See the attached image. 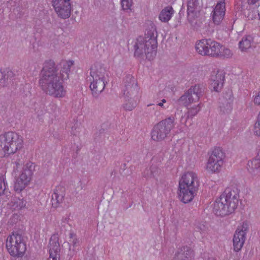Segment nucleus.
<instances>
[{
    "label": "nucleus",
    "instance_id": "f257e3e1",
    "mask_svg": "<svg viewBox=\"0 0 260 260\" xmlns=\"http://www.w3.org/2000/svg\"><path fill=\"white\" fill-rule=\"evenodd\" d=\"M73 62L62 61L60 62V70L55 66L53 60L46 61L41 71L39 85L46 93L56 98L64 96L66 90L62 81L69 78L70 69Z\"/></svg>",
    "mask_w": 260,
    "mask_h": 260
},
{
    "label": "nucleus",
    "instance_id": "f03ea898",
    "mask_svg": "<svg viewBox=\"0 0 260 260\" xmlns=\"http://www.w3.org/2000/svg\"><path fill=\"white\" fill-rule=\"evenodd\" d=\"M157 31L154 25L145 32L144 37H139L134 45L135 55L141 56L144 53L149 60L152 59L156 54L157 47Z\"/></svg>",
    "mask_w": 260,
    "mask_h": 260
},
{
    "label": "nucleus",
    "instance_id": "7ed1b4c3",
    "mask_svg": "<svg viewBox=\"0 0 260 260\" xmlns=\"http://www.w3.org/2000/svg\"><path fill=\"white\" fill-rule=\"evenodd\" d=\"M199 186L197 174L193 172L184 173L179 181L178 193L180 200L187 203L192 200Z\"/></svg>",
    "mask_w": 260,
    "mask_h": 260
},
{
    "label": "nucleus",
    "instance_id": "20e7f679",
    "mask_svg": "<svg viewBox=\"0 0 260 260\" xmlns=\"http://www.w3.org/2000/svg\"><path fill=\"white\" fill-rule=\"evenodd\" d=\"M22 137L17 133L8 132L0 135V156L16 153L23 146Z\"/></svg>",
    "mask_w": 260,
    "mask_h": 260
},
{
    "label": "nucleus",
    "instance_id": "39448f33",
    "mask_svg": "<svg viewBox=\"0 0 260 260\" xmlns=\"http://www.w3.org/2000/svg\"><path fill=\"white\" fill-rule=\"evenodd\" d=\"M108 74L102 65L96 63L90 68L89 80L90 81V88L94 96H97L105 89Z\"/></svg>",
    "mask_w": 260,
    "mask_h": 260
},
{
    "label": "nucleus",
    "instance_id": "423d86ee",
    "mask_svg": "<svg viewBox=\"0 0 260 260\" xmlns=\"http://www.w3.org/2000/svg\"><path fill=\"white\" fill-rule=\"evenodd\" d=\"M6 248L13 256L22 257L26 249L22 236L18 233H12L6 241Z\"/></svg>",
    "mask_w": 260,
    "mask_h": 260
},
{
    "label": "nucleus",
    "instance_id": "0eeeda50",
    "mask_svg": "<svg viewBox=\"0 0 260 260\" xmlns=\"http://www.w3.org/2000/svg\"><path fill=\"white\" fill-rule=\"evenodd\" d=\"M175 126V118L170 116L158 122L153 127L151 132L152 139L156 141L164 140Z\"/></svg>",
    "mask_w": 260,
    "mask_h": 260
},
{
    "label": "nucleus",
    "instance_id": "6e6552de",
    "mask_svg": "<svg viewBox=\"0 0 260 260\" xmlns=\"http://www.w3.org/2000/svg\"><path fill=\"white\" fill-rule=\"evenodd\" d=\"M225 154L220 148H215L210 155L206 166L207 172L210 174L219 172L223 164Z\"/></svg>",
    "mask_w": 260,
    "mask_h": 260
},
{
    "label": "nucleus",
    "instance_id": "1a4fd4ad",
    "mask_svg": "<svg viewBox=\"0 0 260 260\" xmlns=\"http://www.w3.org/2000/svg\"><path fill=\"white\" fill-rule=\"evenodd\" d=\"M203 84H196L191 86L179 99V102L185 107L199 101L205 91Z\"/></svg>",
    "mask_w": 260,
    "mask_h": 260
},
{
    "label": "nucleus",
    "instance_id": "9d476101",
    "mask_svg": "<svg viewBox=\"0 0 260 260\" xmlns=\"http://www.w3.org/2000/svg\"><path fill=\"white\" fill-rule=\"evenodd\" d=\"M249 229V223L247 221H243L238 226L233 239L234 250L235 251H240L243 246Z\"/></svg>",
    "mask_w": 260,
    "mask_h": 260
},
{
    "label": "nucleus",
    "instance_id": "9b49d317",
    "mask_svg": "<svg viewBox=\"0 0 260 260\" xmlns=\"http://www.w3.org/2000/svg\"><path fill=\"white\" fill-rule=\"evenodd\" d=\"M34 166L32 163H27L19 177L16 179L14 189L16 191H21L28 184L31 180Z\"/></svg>",
    "mask_w": 260,
    "mask_h": 260
},
{
    "label": "nucleus",
    "instance_id": "f8f14e48",
    "mask_svg": "<svg viewBox=\"0 0 260 260\" xmlns=\"http://www.w3.org/2000/svg\"><path fill=\"white\" fill-rule=\"evenodd\" d=\"M71 0H51V4L57 16L63 19L71 16L72 7Z\"/></svg>",
    "mask_w": 260,
    "mask_h": 260
},
{
    "label": "nucleus",
    "instance_id": "ddd939ff",
    "mask_svg": "<svg viewBox=\"0 0 260 260\" xmlns=\"http://www.w3.org/2000/svg\"><path fill=\"white\" fill-rule=\"evenodd\" d=\"M222 199L227 203L230 208L233 211L237 208L239 198V190L236 187H228L220 196Z\"/></svg>",
    "mask_w": 260,
    "mask_h": 260
},
{
    "label": "nucleus",
    "instance_id": "4468645a",
    "mask_svg": "<svg viewBox=\"0 0 260 260\" xmlns=\"http://www.w3.org/2000/svg\"><path fill=\"white\" fill-rule=\"evenodd\" d=\"M124 83V98L138 99L139 87L136 79L131 75H128L125 78Z\"/></svg>",
    "mask_w": 260,
    "mask_h": 260
},
{
    "label": "nucleus",
    "instance_id": "2eb2a0df",
    "mask_svg": "<svg viewBox=\"0 0 260 260\" xmlns=\"http://www.w3.org/2000/svg\"><path fill=\"white\" fill-rule=\"evenodd\" d=\"M213 212L217 216H224L229 215L233 210L230 208L227 203L220 196L217 199L213 204Z\"/></svg>",
    "mask_w": 260,
    "mask_h": 260
},
{
    "label": "nucleus",
    "instance_id": "dca6fc26",
    "mask_svg": "<svg viewBox=\"0 0 260 260\" xmlns=\"http://www.w3.org/2000/svg\"><path fill=\"white\" fill-rule=\"evenodd\" d=\"M225 6L223 2L217 3L211 15L213 23L218 25L222 21L225 15Z\"/></svg>",
    "mask_w": 260,
    "mask_h": 260
},
{
    "label": "nucleus",
    "instance_id": "f3484780",
    "mask_svg": "<svg viewBox=\"0 0 260 260\" xmlns=\"http://www.w3.org/2000/svg\"><path fill=\"white\" fill-rule=\"evenodd\" d=\"M224 81V74L222 72H214L210 77V84L213 90L216 92L220 91Z\"/></svg>",
    "mask_w": 260,
    "mask_h": 260
},
{
    "label": "nucleus",
    "instance_id": "a211bd4d",
    "mask_svg": "<svg viewBox=\"0 0 260 260\" xmlns=\"http://www.w3.org/2000/svg\"><path fill=\"white\" fill-rule=\"evenodd\" d=\"M49 249V257L48 260H59L60 248L56 235H53L50 238Z\"/></svg>",
    "mask_w": 260,
    "mask_h": 260
},
{
    "label": "nucleus",
    "instance_id": "6ab92c4d",
    "mask_svg": "<svg viewBox=\"0 0 260 260\" xmlns=\"http://www.w3.org/2000/svg\"><path fill=\"white\" fill-rule=\"evenodd\" d=\"M233 97L231 92L226 93L219 100V108L221 112L228 113L232 109Z\"/></svg>",
    "mask_w": 260,
    "mask_h": 260
},
{
    "label": "nucleus",
    "instance_id": "aec40b11",
    "mask_svg": "<svg viewBox=\"0 0 260 260\" xmlns=\"http://www.w3.org/2000/svg\"><path fill=\"white\" fill-rule=\"evenodd\" d=\"M65 196V188L63 186H58L55 187L53 190L52 194L51 204L54 208L59 207L60 204L62 203Z\"/></svg>",
    "mask_w": 260,
    "mask_h": 260
},
{
    "label": "nucleus",
    "instance_id": "412c9836",
    "mask_svg": "<svg viewBox=\"0 0 260 260\" xmlns=\"http://www.w3.org/2000/svg\"><path fill=\"white\" fill-rule=\"evenodd\" d=\"M26 200L23 198L13 197L8 203V207L13 211H19L25 208Z\"/></svg>",
    "mask_w": 260,
    "mask_h": 260
},
{
    "label": "nucleus",
    "instance_id": "4be33fe9",
    "mask_svg": "<svg viewBox=\"0 0 260 260\" xmlns=\"http://www.w3.org/2000/svg\"><path fill=\"white\" fill-rule=\"evenodd\" d=\"M193 256L192 250L187 246L179 249L175 254L174 260H190Z\"/></svg>",
    "mask_w": 260,
    "mask_h": 260
},
{
    "label": "nucleus",
    "instance_id": "5701e85b",
    "mask_svg": "<svg viewBox=\"0 0 260 260\" xmlns=\"http://www.w3.org/2000/svg\"><path fill=\"white\" fill-rule=\"evenodd\" d=\"M209 44V39H202L197 42L196 49L199 54L204 56H208Z\"/></svg>",
    "mask_w": 260,
    "mask_h": 260
},
{
    "label": "nucleus",
    "instance_id": "b1692460",
    "mask_svg": "<svg viewBox=\"0 0 260 260\" xmlns=\"http://www.w3.org/2000/svg\"><path fill=\"white\" fill-rule=\"evenodd\" d=\"M174 14V10L171 6L164 8L159 15V19L162 22H168Z\"/></svg>",
    "mask_w": 260,
    "mask_h": 260
},
{
    "label": "nucleus",
    "instance_id": "393cba45",
    "mask_svg": "<svg viewBox=\"0 0 260 260\" xmlns=\"http://www.w3.org/2000/svg\"><path fill=\"white\" fill-rule=\"evenodd\" d=\"M253 44V38L250 36L243 37L239 43V48L242 52L247 51L252 47Z\"/></svg>",
    "mask_w": 260,
    "mask_h": 260
},
{
    "label": "nucleus",
    "instance_id": "a878e982",
    "mask_svg": "<svg viewBox=\"0 0 260 260\" xmlns=\"http://www.w3.org/2000/svg\"><path fill=\"white\" fill-rule=\"evenodd\" d=\"M202 0H187V13L193 14L200 11Z\"/></svg>",
    "mask_w": 260,
    "mask_h": 260
},
{
    "label": "nucleus",
    "instance_id": "bb28decb",
    "mask_svg": "<svg viewBox=\"0 0 260 260\" xmlns=\"http://www.w3.org/2000/svg\"><path fill=\"white\" fill-rule=\"evenodd\" d=\"M221 45L217 42L209 39V55L213 57H218L220 55Z\"/></svg>",
    "mask_w": 260,
    "mask_h": 260
},
{
    "label": "nucleus",
    "instance_id": "cd10ccee",
    "mask_svg": "<svg viewBox=\"0 0 260 260\" xmlns=\"http://www.w3.org/2000/svg\"><path fill=\"white\" fill-rule=\"evenodd\" d=\"M248 166L253 172H260V149L258 150L255 157L249 161Z\"/></svg>",
    "mask_w": 260,
    "mask_h": 260
},
{
    "label": "nucleus",
    "instance_id": "c85d7f7f",
    "mask_svg": "<svg viewBox=\"0 0 260 260\" xmlns=\"http://www.w3.org/2000/svg\"><path fill=\"white\" fill-rule=\"evenodd\" d=\"M124 99L125 103L123 105V109L127 111H132L136 107L138 99Z\"/></svg>",
    "mask_w": 260,
    "mask_h": 260
},
{
    "label": "nucleus",
    "instance_id": "c756f323",
    "mask_svg": "<svg viewBox=\"0 0 260 260\" xmlns=\"http://www.w3.org/2000/svg\"><path fill=\"white\" fill-rule=\"evenodd\" d=\"M244 16L248 20H253L256 19L259 16L258 11L255 9H249L244 12Z\"/></svg>",
    "mask_w": 260,
    "mask_h": 260
},
{
    "label": "nucleus",
    "instance_id": "7c9ffc66",
    "mask_svg": "<svg viewBox=\"0 0 260 260\" xmlns=\"http://www.w3.org/2000/svg\"><path fill=\"white\" fill-rule=\"evenodd\" d=\"M201 108L199 104L197 106H193L191 108L189 109L187 112V116L185 119L184 123H185L189 117H192L196 115L200 111Z\"/></svg>",
    "mask_w": 260,
    "mask_h": 260
},
{
    "label": "nucleus",
    "instance_id": "2f4dec72",
    "mask_svg": "<svg viewBox=\"0 0 260 260\" xmlns=\"http://www.w3.org/2000/svg\"><path fill=\"white\" fill-rule=\"evenodd\" d=\"M8 84V76L5 72L0 71V88Z\"/></svg>",
    "mask_w": 260,
    "mask_h": 260
},
{
    "label": "nucleus",
    "instance_id": "473e14b6",
    "mask_svg": "<svg viewBox=\"0 0 260 260\" xmlns=\"http://www.w3.org/2000/svg\"><path fill=\"white\" fill-rule=\"evenodd\" d=\"M219 56L229 58L232 55L231 51L224 47L221 46Z\"/></svg>",
    "mask_w": 260,
    "mask_h": 260
},
{
    "label": "nucleus",
    "instance_id": "72a5a7b5",
    "mask_svg": "<svg viewBox=\"0 0 260 260\" xmlns=\"http://www.w3.org/2000/svg\"><path fill=\"white\" fill-rule=\"evenodd\" d=\"M254 133L256 136H260V112L254 124Z\"/></svg>",
    "mask_w": 260,
    "mask_h": 260
},
{
    "label": "nucleus",
    "instance_id": "f704fd0d",
    "mask_svg": "<svg viewBox=\"0 0 260 260\" xmlns=\"http://www.w3.org/2000/svg\"><path fill=\"white\" fill-rule=\"evenodd\" d=\"M6 184L4 177L3 176H0V197L5 193L6 189Z\"/></svg>",
    "mask_w": 260,
    "mask_h": 260
},
{
    "label": "nucleus",
    "instance_id": "c9c22d12",
    "mask_svg": "<svg viewBox=\"0 0 260 260\" xmlns=\"http://www.w3.org/2000/svg\"><path fill=\"white\" fill-rule=\"evenodd\" d=\"M132 0H121V7L124 10L129 9L132 5Z\"/></svg>",
    "mask_w": 260,
    "mask_h": 260
},
{
    "label": "nucleus",
    "instance_id": "e433bc0d",
    "mask_svg": "<svg viewBox=\"0 0 260 260\" xmlns=\"http://www.w3.org/2000/svg\"><path fill=\"white\" fill-rule=\"evenodd\" d=\"M156 105L160 107L162 110H166L169 107L167 104V101L165 99L161 100L159 102H157Z\"/></svg>",
    "mask_w": 260,
    "mask_h": 260
},
{
    "label": "nucleus",
    "instance_id": "4c0bfd02",
    "mask_svg": "<svg viewBox=\"0 0 260 260\" xmlns=\"http://www.w3.org/2000/svg\"><path fill=\"white\" fill-rule=\"evenodd\" d=\"M70 238L72 239V241H70L74 246H77L79 244V240L75 237V235L73 233H70Z\"/></svg>",
    "mask_w": 260,
    "mask_h": 260
},
{
    "label": "nucleus",
    "instance_id": "58836bf2",
    "mask_svg": "<svg viewBox=\"0 0 260 260\" xmlns=\"http://www.w3.org/2000/svg\"><path fill=\"white\" fill-rule=\"evenodd\" d=\"M253 102L255 105H260V91L255 95Z\"/></svg>",
    "mask_w": 260,
    "mask_h": 260
},
{
    "label": "nucleus",
    "instance_id": "ea45409f",
    "mask_svg": "<svg viewBox=\"0 0 260 260\" xmlns=\"http://www.w3.org/2000/svg\"><path fill=\"white\" fill-rule=\"evenodd\" d=\"M259 1V0H247L248 4L251 5H254Z\"/></svg>",
    "mask_w": 260,
    "mask_h": 260
},
{
    "label": "nucleus",
    "instance_id": "a19ab883",
    "mask_svg": "<svg viewBox=\"0 0 260 260\" xmlns=\"http://www.w3.org/2000/svg\"><path fill=\"white\" fill-rule=\"evenodd\" d=\"M155 169L154 168H151V174L150 175V176L151 177H155V174L154 173V172H153V170Z\"/></svg>",
    "mask_w": 260,
    "mask_h": 260
},
{
    "label": "nucleus",
    "instance_id": "79ce46f5",
    "mask_svg": "<svg viewBox=\"0 0 260 260\" xmlns=\"http://www.w3.org/2000/svg\"><path fill=\"white\" fill-rule=\"evenodd\" d=\"M21 257L14 256L12 260H21Z\"/></svg>",
    "mask_w": 260,
    "mask_h": 260
},
{
    "label": "nucleus",
    "instance_id": "37998d69",
    "mask_svg": "<svg viewBox=\"0 0 260 260\" xmlns=\"http://www.w3.org/2000/svg\"><path fill=\"white\" fill-rule=\"evenodd\" d=\"M181 112H182L181 110H179V109H177V111L175 113V116H177V115L179 114V113H181Z\"/></svg>",
    "mask_w": 260,
    "mask_h": 260
},
{
    "label": "nucleus",
    "instance_id": "c03bdc74",
    "mask_svg": "<svg viewBox=\"0 0 260 260\" xmlns=\"http://www.w3.org/2000/svg\"><path fill=\"white\" fill-rule=\"evenodd\" d=\"M183 118V115H182L181 116V119H180L181 122H182V121Z\"/></svg>",
    "mask_w": 260,
    "mask_h": 260
}]
</instances>
